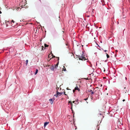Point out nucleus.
<instances>
[{
    "label": "nucleus",
    "mask_w": 130,
    "mask_h": 130,
    "mask_svg": "<svg viewBox=\"0 0 130 130\" xmlns=\"http://www.w3.org/2000/svg\"><path fill=\"white\" fill-rule=\"evenodd\" d=\"M74 91H75V90H73V92H74Z\"/></svg>",
    "instance_id": "24"
},
{
    "label": "nucleus",
    "mask_w": 130,
    "mask_h": 130,
    "mask_svg": "<svg viewBox=\"0 0 130 130\" xmlns=\"http://www.w3.org/2000/svg\"><path fill=\"white\" fill-rule=\"evenodd\" d=\"M7 21H5V22L6 23V25L7 26Z\"/></svg>",
    "instance_id": "14"
},
{
    "label": "nucleus",
    "mask_w": 130,
    "mask_h": 130,
    "mask_svg": "<svg viewBox=\"0 0 130 130\" xmlns=\"http://www.w3.org/2000/svg\"><path fill=\"white\" fill-rule=\"evenodd\" d=\"M125 101V100H124V99H123V102H124V101Z\"/></svg>",
    "instance_id": "21"
},
{
    "label": "nucleus",
    "mask_w": 130,
    "mask_h": 130,
    "mask_svg": "<svg viewBox=\"0 0 130 130\" xmlns=\"http://www.w3.org/2000/svg\"><path fill=\"white\" fill-rule=\"evenodd\" d=\"M122 88L124 92H126L128 90V86L127 83H123L122 86Z\"/></svg>",
    "instance_id": "1"
},
{
    "label": "nucleus",
    "mask_w": 130,
    "mask_h": 130,
    "mask_svg": "<svg viewBox=\"0 0 130 130\" xmlns=\"http://www.w3.org/2000/svg\"><path fill=\"white\" fill-rule=\"evenodd\" d=\"M73 103H75L76 104H78V103H79L77 101H73Z\"/></svg>",
    "instance_id": "9"
},
{
    "label": "nucleus",
    "mask_w": 130,
    "mask_h": 130,
    "mask_svg": "<svg viewBox=\"0 0 130 130\" xmlns=\"http://www.w3.org/2000/svg\"><path fill=\"white\" fill-rule=\"evenodd\" d=\"M125 79H126V77H125Z\"/></svg>",
    "instance_id": "27"
},
{
    "label": "nucleus",
    "mask_w": 130,
    "mask_h": 130,
    "mask_svg": "<svg viewBox=\"0 0 130 130\" xmlns=\"http://www.w3.org/2000/svg\"><path fill=\"white\" fill-rule=\"evenodd\" d=\"M83 54L81 55H78V57L79 58V59L82 60H86L85 58L84 57V56H83Z\"/></svg>",
    "instance_id": "5"
},
{
    "label": "nucleus",
    "mask_w": 130,
    "mask_h": 130,
    "mask_svg": "<svg viewBox=\"0 0 130 130\" xmlns=\"http://www.w3.org/2000/svg\"><path fill=\"white\" fill-rule=\"evenodd\" d=\"M2 13V12H1V11H0V13L1 14V13Z\"/></svg>",
    "instance_id": "22"
},
{
    "label": "nucleus",
    "mask_w": 130,
    "mask_h": 130,
    "mask_svg": "<svg viewBox=\"0 0 130 130\" xmlns=\"http://www.w3.org/2000/svg\"><path fill=\"white\" fill-rule=\"evenodd\" d=\"M64 94L65 95H66V94L65 93V92H59L57 91V93L56 94H55L54 95V96H56V97H57L58 96H60L61 95H62V94Z\"/></svg>",
    "instance_id": "4"
},
{
    "label": "nucleus",
    "mask_w": 130,
    "mask_h": 130,
    "mask_svg": "<svg viewBox=\"0 0 130 130\" xmlns=\"http://www.w3.org/2000/svg\"><path fill=\"white\" fill-rule=\"evenodd\" d=\"M53 57H55V56H53Z\"/></svg>",
    "instance_id": "26"
},
{
    "label": "nucleus",
    "mask_w": 130,
    "mask_h": 130,
    "mask_svg": "<svg viewBox=\"0 0 130 130\" xmlns=\"http://www.w3.org/2000/svg\"><path fill=\"white\" fill-rule=\"evenodd\" d=\"M55 100V99L54 98H53V99H51L49 100V101H50V103L52 104Z\"/></svg>",
    "instance_id": "6"
},
{
    "label": "nucleus",
    "mask_w": 130,
    "mask_h": 130,
    "mask_svg": "<svg viewBox=\"0 0 130 130\" xmlns=\"http://www.w3.org/2000/svg\"><path fill=\"white\" fill-rule=\"evenodd\" d=\"M1 9V8L0 7V10Z\"/></svg>",
    "instance_id": "25"
},
{
    "label": "nucleus",
    "mask_w": 130,
    "mask_h": 130,
    "mask_svg": "<svg viewBox=\"0 0 130 130\" xmlns=\"http://www.w3.org/2000/svg\"><path fill=\"white\" fill-rule=\"evenodd\" d=\"M66 68H65V69H64L63 70V71H66Z\"/></svg>",
    "instance_id": "19"
},
{
    "label": "nucleus",
    "mask_w": 130,
    "mask_h": 130,
    "mask_svg": "<svg viewBox=\"0 0 130 130\" xmlns=\"http://www.w3.org/2000/svg\"><path fill=\"white\" fill-rule=\"evenodd\" d=\"M49 122H45L44 124V126L45 127L48 124Z\"/></svg>",
    "instance_id": "8"
},
{
    "label": "nucleus",
    "mask_w": 130,
    "mask_h": 130,
    "mask_svg": "<svg viewBox=\"0 0 130 130\" xmlns=\"http://www.w3.org/2000/svg\"><path fill=\"white\" fill-rule=\"evenodd\" d=\"M88 98H86V99H84V100H85L86 101V100H87L88 99Z\"/></svg>",
    "instance_id": "16"
},
{
    "label": "nucleus",
    "mask_w": 130,
    "mask_h": 130,
    "mask_svg": "<svg viewBox=\"0 0 130 130\" xmlns=\"http://www.w3.org/2000/svg\"><path fill=\"white\" fill-rule=\"evenodd\" d=\"M104 51L105 52H107V50H104Z\"/></svg>",
    "instance_id": "20"
},
{
    "label": "nucleus",
    "mask_w": 130,
    "mask_h": 130,
    "mask_svg": "<svg viewBox=\"0 0 130 130\" xmlns=\"http://www.w3.org/2000/svg\"><path fill=\"white\" fill-rule=\"evenodd\" d=\"M105 54H106V56H107V58H109V55H108V54H107V53H105Z\"/></svg>",
    "instance_id": "11"
},
{
    "label": "nucleus",
    "mask_w": 130,
    "mask_h": 130,
    "mask_svg": "<svg viewBox=\"0 0 130 130\" xmlns=\"http://www.w3.org/2000/svg\"><path fill=\"white\" fill-rule=\"evenodd\" d=\"M75 90H78V91H79L80 90L79 88H78L77 86L76 87H75Z\"/></svg>",
    "instance_id": "7"
},
{
    "label": "nucleus",
    "mask_w": 130,
    "mask_h": 130,
    "mask_svg": "<svg viewBox=\"0 0 130 130\" xmlns=\"http://www.w3.org/2000/svg\"><path fill=\"white\" fill-rule=\"evenodd\" d=\"M38 69H36V71L35 72V75H36V74L38 73Z\"/></svg>",
    "instance_id": "10"
},
{
    "label": "nucleus",
    "mask_w": 130,
    "mask_h": 130,
    "mask_svg": "<svg viewBox=\"0 0 130 130\" xmlns=\"http://www.w3.org/2000/svg\"><path fill=\"white\" fill-rule=\"evenodd\" d=\"M92 1H94V0H92Z\"/></svg>",
    "instance_id": "29"
},
{
    "label": "nucleus",
    "mask_w": 130,
    "mask_h": 130,
    "mask_svg": "<svg viewBox=\"0 0 130 130\" xmlns=\"http://www.w3.org/2000/svg\"><path fill=\"white\" fill-rule=\"evenodd\" d=\"M57 58H58V60H59V57H57Z\"/></svg>",
    "instance_id": "18"
},
{
    "label": "nucleus",
    "mask_w": 130,
    "mask_h": 130,
    "mask_svg": "<svg viewBox=\"0 0 130 130\" xmlns=\"http://www.w3.org/2000/svg\"><path fill=\"white\" fill-rule=\"evenodd\" d=\"M69 103H70V104H71V105H72V102L71 101H69Z\"/></svg>",
    "instance_id": "13"
},
{
    "label": "nucleus",
    "mask_w": 130,
    "mask_h": 130,
    "mask_svg": "<svg viewBox=\"0 0 130 130\" xmlns=\"http://www.w3.org/2000/svg\"><path fill=\"white\" fill-rule=\"evenodd\" d=\"M11 22H13V23H14V21L13 20H12L11 21Z\"/></svg>",
    "instance_id": "17"
},
{
    "label": "nucleus",
    "mask_w": 130,
    "mask_h": 130,
    "mask_svg": "<svg viewBox=\"0 0 130 130\" xmlns=\"http://www.w3.org/2000/svg\"><path fill=\"white\" fill-rule=\"evenodd\" d=\"M99 115H102V114H101V113H99Z\"/></svg>",
    "instance_id": "23"
},
{
    "label": "nucleus",
    "mask_w": 130,
    "mask_h": 130,
    "mask_svg": "<svg viewBox=\"0 0 130 130\" xmlns=\"http://www.w3.org/2000/svg\"><path fill=\"white\" fill-rule=\"evenodd\" d=\"M87 93L88 95L89 94L90 95V97H92V98L93 95L95 94V93L92 90L90 89L88 91Z\"/></svg>",
    "instance_id": "3"
},
{
    "label": "nucleus",
    "mask_w": 130,
    "mask_h": 130,
    "mask_svg": "<svg viewBox=\"0 0 130 130\" xmlns=\"http://www.w3.org/2000/svg\"><path fill=\"white\" fill-rule=\"evenodd\" d=\"M59 62L56 64H54V65L52 66L50 69L52 71H54L55 70H56L58 67V64Z\"/></svg>",
    "instance_id": "2"
},
{
    "label": "nucleus",
    "mask_w": 130,
    "mask_h": 130,
    "mask_svg": "<svg viewBox=\"0 0 130 130\" xmlns=\"http://www.w3.org/2000/svg\"><path fill=\"white\" fill-rule=\"evenodd\" d=\"M28 60H27L26 61V64L27 65V63H28Z\"/></svg>",
    "instance_id": "12"
},
{
    "label": "nucleus",
    "mask_w": 130,
    "mask_h": 130,
    "mask_svg": "<svg viewBox=\"0 0 130 130\" xmlns=\"http://www.w3.org/2000/svg\"><path fill=\"white\" fill-rule=\"evenodd\" d=\"M116 51H117V50H116Z\"/></svg>",
    "instance_id": "28"
},
{
    "label": "nucleus",
    "mask_w": 130,
    "mask_h": 130,
    "mask_svg": "<svg viewBox=\"0 0 130 130\" xmlns=\"http://www.w3.org/2000/svg\"><path fill=\"white\" fill-rule=\"evenodd\" d=\"M44 45H45V47H47L48 46V45H46L45 44Z\"/></svg>",
    "instance_id": "15"
}]
</instances>
